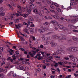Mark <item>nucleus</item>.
Instances as JSON below:
<instances>
[{"instance_id": "obj_64", "label": "nucleus", "mask_w": 78, "mask_h": 78, "mask_svg": "<svg viewBox=\"0 0 78 78\" xmlns=\"http://www.w3.org/2000/svg\"><path fill=\"white\" fill-rule=\"evenodd\" d=\"M56 19H59V16L58 15H56Z\"/></svg>"}, {"instance_id": "obj_31", "label": "nucleus", "mask_w": 78, "mask_h": 78, "mask_svg": "<svg viewBox=\"0 0 78 78\" xmlns=\"http://www.w3.org/2000/svg\"><path fill=\"white\" fill-rule=\"evenodd\" d=\"M10 55H13V53L12 52H13V51H14L12 49H10Z\"/></svg>"}, {"instance_id": "obj_26", "label": "nucleus", "mask_w": 78, "mask_h": 78, "mask_svg": "<svg viewBox=\"0 0 78 78\" xmlns=\"http://www.w3.org/2000/svg\"><path fill=\"white\" fill-rule=\"evenodd\" d=\"M50 11L51 12H52L54 14H56V12L55 10H52L51 9H50Z\"/></svg>"}, {"instance_id": "obj_8", "label": "nucleus", "mask_w": 78, "mask_h": 78, "mask_svg": "<svg viewBox=\"0 0 78 78\" xmlns=\"http://www.w3.org/2000/svg\"><path fill=\"white\" fill-rule=\"evenodd\" d=\"M50 44L51 47H56L57 45V44L56 43L53 42H51Z\"/></svg>"}, {"instance_id": "obj_53", "label": "nucleus", "mask_w": 78, "mask_h": 78, "mask_svg": "<svg viewBox=\"0 0 78 78\" xmlns=\"http://www.w3.org/2000/svg\"><path fill=\"white\" fill-rule=\"evenodd\" d=\"M35 19H39V16H36L35 17Z\"/></svg>"}, {"instance_id": "obj_11", "label": "nucleus", "mask_w": 78, "mask_h": 78, "mask_svg": "<svg viewBox=\"0 0 78 78\" xmlns=\"http://www.w3.org/2000/svg\"><path fill=\"white\" fill-rule=\"evenodd\" d=\"M2 19L3 20L6 21L8 20V19H9V18H8V16H5L4 17L2 18Z\"/></svg>"}, {"instance_id": "obj_4", "label": "nucleus", "mask_w": 78, "mask_h": 78, "mask_svg": "<svg viewBox=\"0 0 78 78\" xmlns=\"http://www.w3.org/2000/svg\"><path fill=\"white\" fill-rule=\"evenodd\" d=\"M12 76L13 77H16L17 76V75L14 73V72L13 71H11L10 73H9L8 74V76Z\"/></svg>"}, {"instance_id": "obj_25", "label": "nucleus", "mask_w": 78, "mask_h": 78, "mask_svg": "<svg viewBox=\"0 0 78 78\" xmlns=\"http://www.w3.org/2000/svg\"><path fill=\"white\" fill-rule=\"evenodd\" d=\"M22 16H23V17H25V18L27 17L28 16V14H22Z\"/></svg>"}, {"instance_id": "obj_34", "label": "nucleus", "mask_w": 78, "mask_h": 78, "mask_svg": "<svg viewBox=\"0 0 78 78\" xmlns=\"http://www.w3.org/2000/svg\"><path fill=\"white\" fill-rule=\"evenodd\" d=\"M49 23L48 22H45L44 23H43V25H48V24Z\"/></svg>"}, {"instance_id": "obj_51", "label": "nucleus", "mask_w": 78, "mask_h": 78, "mask_svg": "<svg viewBox=\"0 0 78 78\" xmlns=\"http://www.w3.org/2000/svg\"><path fill=\"white\" fill-rule=\"evenodd\" d=\"M15 55L14 54V55L13 56H12L13 60H15V59H16V57H16V56H15Z\"/></svg>"}, {"instance_id": "obj_20", "label": "nucleus", "mask_w": 78, "mask_h": 78, "mask_svg": "<svg viewBox=\"0 0 78 78\" xmlns=\"http://www.w3.org/2000/svg\"><path fill=\"white\" fill-rule=\"evenodd\" d=\"M56 53H57V54H61V55H63V54L61 53V51H58V50L57 51H56Z\"/></svg>"}, {"instance_id": "obj_27", "label": "nucleus", "mask_w": 78, "mask_h": 78, "mask_svg": "<svg viewBox=\"0 0 78 78\" xmlns=\"http://www.w3.org/2000/svg\"><path fill=\"white\" fill-rule=\"evenodd\" d=\"M38 31L39 32V33H43V31H42V30L41 29H38Z\"/></svg>"}, {"instance_id": "obj_57", "label": "nucleus", "mask_w": 78, "mask_h": 78, "mask_svg": "<svg viewBox=\"0 0 78 78\" xmlns=\"http://www.w3.org/2000/svg\"><path fill=\"white\" fill-rule=\"evenodd\" d=\"M69 56L70 58H73L74 57L73 55H69Z\"/></svg>"}, {"instance_id": "obj_16", "label": "nucleus", "mask_w": 78, "mask_h": 78, "mask_svg": "<svg viewBox=\"0 0 78 78\" xmlns=\"http://www.w3.org/2000/svg\"><path fill=\"white\" fill-rule=\"evenodd\" d=\"M37 56L38 58V60H41V59H42V58L41 57V55H40V54H38Z\"/></svg>"}, {"instance_id": "obj_22", "label": "nucleus", "mask_w": 78, "mask_h": 78, "mask_svg": "<svg viewBox=\"0 0 78 78\" xmlns=\"http://www.w3.org/2000/svg\"><path fill=\"white\" fill-rule=\"evenodd\" d=\"M15 27L17 28H20L21 26H20V24H18L17 25H15Z\"/></svg>"}, {"instance_id": "obj_54", "label": "nucleus", "mask_w": 78, "mask_h": 78, "mask_svg": "<svg viewBox=\"0 0 78 78\" xmlns=\"http://www.w3.org/2000/svg\"><path fill=\"white\" fill-rule=\"evenodd\" d=\"M60 49H61L62 48H64V46H63L62 45H61L60 46Z\"/></svg>"}, {"instance_id": "obj_6", "label": "nucleus", "mask_w": 78, "mask_h": 78, "mask_svg": "<svg viewBox=\"0 0 78 78\" xmlns=\"http://www.w3.org/2000/svg\"><path fill=\"white\" fill-rule=\"evenodd\" d=\"M30 29V27H28V26H27L25 29L24 30V31L27 34H29Z\"/></svg>"}, {"instance_id": "obj_42", "label": "nucleus", "mask_w": 78, "mask_h": 78, "mask_svg": "<svg viewBox=\"0 0 78 78\" xmlns=\"http://www.w3.org/2000/svg\"><path fill=\"white\" fill-rule=\"evenodd\" d=\"M54 5L55 6H57V7H58L59 6V5L56 3H54Z\"/></svg>"}, {"instance_id": "obj_37", "label": "nucleus", "mask_w": 78, "mask_h": 78, "mask_svg": "<svg viewBox=\"0 0 78 78\" xmlns=\"http://www.w3.org/2000/svg\"><path fill=\"white\" fill-rule=\"evenodd\" d=\"M36 3L39 6H41V3L39 2H36Z\"/></svg>"}, {"instance_id": "obj_28", "label": "nucleus", "mask_w": 78, "mask_h": 78, "mask_svg": "<svg viewBox=\"0 0 78 78\" xmlns=\"http://www.w3.org/2000/svg\"><path fill=\"white\" fill-rule=\"evenodd\" d=\"M31 8L33 9L35 8L36 5L34 4H32L31 5Z\"/></svg>"}, {"instance_id": "obj_19", "label": "nucleus", "mask_w": 78, "mask_h": 78, "mask_svg": "<svg viewBox=\"0 0 78 78\" xmlns=\"http://www.w3.org/2000/svg\"><path fill=\"white\" fill-rule=\"evenodd\" d=\"M7 6H9V8H10V9H11V10H13L12 9H11V8H12V6H11V4H7Z\"/></svg>"}, {"instance_id": "obj_7", "label": "nucleus", "mask_w": 78, "mask_h": 78, "mask_svg": "<svg viewBox=\"0 0 78 78\" xmlns=\"http://www.w3.org/2000/svg\"><path fill=\"white\" fill-rule=\"evenodd\" d=\"M51 39V37H44L42 38V40L44 41H47V40H49Z\"/></svg>"}, {"instance_id": "obj_61", "label": "nucleus", "mask_w": 78, "mask_h": 78, "mask_svg": "<svg viewBox=\"0 0 78 78\" xmlns=\"http://www.w3.org/2000/svg\"><path fill=\"white\" fill-rule=\"evenodd\" d=\"M8 70L7 69H5L3 70V72L4 73H6V72H7V71Z\"/></svg>"}, {"instance_id": "obj_33", "label": "nucleus", "mask_w": 78, "mask_h": 78, "mask_svg": "<svg viewBox=\"0 0 78 78\" xmlns=\"http://www.w3.org/2000/svg\"><path fill=\"white\" fill-rule=\"evenodd\" d=\"M63 58L64 59H65V60H69V58L68 57H66V56L64 57Z\"/></svg>"}, {"instance_id": "obj_52", "label": "nucleus", "mask_w": 78, "mask_h": 78, "mask_svg": "<svg viewBox=\"0 0 78 78\" xmlns=\"http://www.w3.org/2000/svg\"><path fill=\"white\" fill-rule=\"evenodd\" d=\"M32 39H33V40L34 41H35V39H36V38H35V37L32 36Z\"/></svg>"}, {"instance_id": "obj_50", "label": "nucleus", "mask_w": 78, "mask_h": 78, "mask_svg": "<svg viewBox=\"0 0 78 78\" xmlns=\"http://www.w3.org/2000/svg\"><path fill=\"white\" fill-rule=\"evenodd\" d=\"M0 58H3V54L2 53H0Z\"/></svg>"}, {"instance_id": "obj_24", "label": "nucleus", "mask_w": 78, "mask_h": 78, "mask_svg": "<svg viewBox=\"0 0 78 78\" xmlns=\"http://www.w3.org/2000/svg\"><path fill=\"white\" fill-rule=\"evenodd\" d=\"M27 14H30L31 13V10L30 9H28L27 12Z\"/></svg>"}, {"instance_id": "obj_38", "label": "nucleus", "mask_w": 78, "mask_h": 78, "mask_svg": "<svg viewBox=\"0 0 78 78\" xmlns=\"http://www.w3.org/2000/svg\"><path fill=\"white\" fill-rule=\"evenodd\" d=\"M19 22V20H15V23H18Z\"/></svg>"}, {"instance_id": "obj_18", "label": "nucleus", "mask_w": 78, "mask_h": 78, "mask_svg": "<svg viewBox=\"0 0 78 78\" xmlns=\"http://www.w3.org/2000/svg\"><path fill=\"white\" fill-rule=\"evenodd\" d=\"M29 19L30 21H33L34 20V18L31 16H30L29 17Z\"/></svg>"}, {"instance_id": "obj_2", "label": "nucleus", "mask_w": 78, "mask_h": 78, "mask_svg": "<svg viewBox=\"0 0 78 78\" xmlns=\"http://www.w3.org/2000/svg\"><path fill=\"white\" fill-rule=\"evenodd\" d=\"M18 8H19L17 10V12H18L16 13L17 17H18L19 16V14L21 15V14H22V10L23 9L22 8H21L20 6L18 5Z\"/></svg>"}, {"instance_id": "obj_58", "label": "nucleus", "mask_w": 78, "mask_h": 78, "mask_svg": "<svg viewBox=\"0 0 78 78\" xmlns=\"http://www.w3.org/2000/svg\"><path fill=\"white\" fill-rule=\"evenodd\" d=\"M44 45H47V44H48V41L44 43Z\"/></svg>"}, {"instance_id": "obj_60", "label": "nucleus", "mask_w": 78, "mask_h": 78, "mask_svg": "<svg viewBox=\"0 0 78 78\" xmlns=\"http://www.w3.org/2000/svg\"><path fill=\"white\" fill-rule=\"evenodd\" d=\"M55 58H61V56H56Z\"/></svg>"}, {"instance_id": "obj_49", "label": "nucleus", "mask_w": 78, "mask_h": 78, "mask_svg": "<svg viewBox=\"0 0 78 78\" xmlns=\"http://www.w3.org/2000/svg\"><path fill=\"white\" fill-rule=\"evenodd\" d=\"M10 19L11 20H14V18L13 16H11L10 17Z\"/></svg>"}, {"instance_id": "obj_21", "label": "nucleus", "mask_w": 78, "mask_h": 78, "mask_svg": "<svg viewBox=\"0 0 78 78\" xmlns=\"http://www.w3.org/2000/svg\"><path fill=\"white\" fill-rule=\"evenodd\" d=\"M4 11H5V9L3 7H0V12Z\"/></svg>"}, {"instance_id": "obj_15", "label": "nucleus", "mask_w": 78, "mask_h": 78, "mask_svg": "<svg viewBox=\"0 0 78 78\" xmlns=\"http://www.w3.org/2000/svg\"><path fill=\"white\" fill-rule=\"evenodd\" d=\"M72 39L74 41H78V38L75 37V36H73L72 37Z\"/></svg>"}, {"instance_id": "obj_47", "label": "nucleus", "mask_w": 78, "mask_h": 78, "mask_svg": "<svg viewBox=\"0 0 78 78\" xmlns=\"http://www.w3.org/2000/svg\"><path fill=\"white\" fill-rule=\"evenodd\" d=\"M72 61H73V62H75V58H72Z\"/></svg>"}, {"instance_id": "obj_30", "label": "nucleus", "mask_w": 78, "mask_h": 78, "mask_svg": "<svg viewBox=\"0 0 78 78\" xmlns=\"http://www.w3.org/2000/svg\"><path fill=\"white\" fill-rule=\"evenodd\" d=\"M28 9L26 7L25 8H24V9L23 10V11H27Z\"/></svg>"}, {"instance_id": "obj_59", "label": "nucleus", "mask_w": 78, "mask_h": 78, "mask_svg": "<svg viewBox=\"0 0 78 78\" xmlns=\"http://www.w3.org/2000/svg\"><path fill=\"white\" fill-rule=\"evenodd\" d=\"M50 7L51 8H52V9H54L55 8V7L52 5H50Z\"/></svg>"}, {"instance_id": "obj_10", "label": "nucleus", "mask_w": 78, "mask_h": 78, "mask_svg": "<svg viewBox=\"0 0 78 78\" xmlns=\"http://www.w3.org/2000/svg\"><path fill=\"white\" fill-rule=\"evenodd\" d=\"M5 11L0 12V16L1 17L3 16H5Z\"/></svg>"}, {"instance_id": "obj_32", "label": "nucleus", "mask_w": 78, "mask_h": 78, "mask_svg": "<svg viewBox=\"0 0 78 78\" xmlns=\"http://www.w3.org/2000/svg\"><path fill=\"white\" fill-rule=\"evenodd\" d=\"M3 47H1L0 49V53H2V52H3Z\"/></svg>"}, {"instance_id": "obj_1", "label": "nucleus", "mask_w": 78, "mask_h": 78, "mask_svg": "<svg viewBox=\"0 0 78 78\" xmlns=\"http://www.w3.org/2000/svg\"><path fill=\"white\" fill-rule=\"evenodd\" d=\"M66 50L67 51H68V52L74 53V52H76L78 51V48L75 47H71L67 48Z\"/></svg>"}, {"instance_id": "obj_14", "label": "nucleus", "mask_w": 78, "mask_h": 78, "mask_svg": "<svg viewBox=\"0 0 78 78\" xmlns=\"http://www.w3.org/2000/svg\"><path fill=\"white\" fill-rule=\"evenodd\" d=\"M23 24L24 25H27V27H28V25H30V21H28L27 23L25 22H23Z\"/></svg>"}, {"instance_id": "obj_5", "label": "nucleus", "mask_w": 78, "mask_h": 78, "mask_svg": "<svg viewBox=\"0 0 78 78\" xmlns=\"http://www.w3.org/2000/svg\"><path fill=\"white\" fill-rule=\"evenodd\" d=\"M58 27L59 28L64 30H67V29L66 27H64V26L62 25H58Z\"/></svg>"}, {"instance_id": "obj_40", "label": "nucleus", "mask_w": 78, "mask_h": 78, "mask_svg": "<svg viewBox=\"0 0 78 78\" xmlns=\"http://www.w3.org/2000/svg\"><path fill=\"white\" fill-rule=\"evenodd\" d=\"M20 2L23 3L24 4L25 3V0H20Z\"/></svg>"}, {"instance_id": "obj_44", "label": "nucleus", "mask_w": 78, "mask_h": 78, "mask_svg": "<svg viewBox=\"0 0 78 78\" xmlns=\"http://www.w3.org/2000/svg\"><path fill=\"white\" fill-rule=\"evenodd\" d=\"M58 64L60 65H62L63 62H58Z\"/></svg>"}, {"instance_id": "obj_29", "label": "nucleus", "mask_w": 78, "mask_h": 78, "mask_svg": "<svg viewBox=\"0 0 78 78\" xmlns=\"http://www.w3.org/2000/svg\"><path fill=\"white\" fill-rule=\"evenodd\" d=\"M57 11L58 12H60L61 11V9L59 8H57L56 9Z\"/></svg>"}, {"instance_id": "obj_45", "label": "nucleus", "mask_w": 78, "mask_h": 78, "mask_svg": "<svg viewBox=\"0 0 78 78\" xmlns=\"http://www.w3.org/2000/svg\"><path fill=\"white\" fill-rule=\"evenodd\" d=\"M35 0H30V3H31V4H32Z\"/></svg>"}, {"instance_id": "obj_56", "label": "nucleus", "mask_w": 78, "mask_h": 78, "mask_svg": "<svg viewBox=\"0 0 78 78\" xmlns=\"http://www.w3.org/2000/svg\"><path fill=\"white\" fill-rule=\"evenodd\" d=\"M58 64L56 63H55V64L54 65V66L55 67H58Z\"/></svg>"}, {"instance_id": "obj_46", "label": "nucleus", "mask_w": 78, "mask_h": 78, "mask_svg": "<svg viewBox=\"0 0 78 78\" xmlns=\"http://www.w3.org/2000/svg\"><path fill=\"white\" fill-rule=\"evenodd\" d=\"M32 52L33 53V54H34V55H36V53H36V51L33 50Z\"/></svg>"}, {"instance_id": "obj_12", "label": "nucleus", "mask_w": 78, "mask_h": 78, "mask_svg": "<svg viewBox=\"0 0 78 78\" xmlns=\"http://www.w3.org/2000/svg\"><path fill=\"white\" fill-rule=\"evenodd\" d=\"M50 23H53L54 25H56V24H57L58 23V22L56 21V20H52L50 22Z\"/></svg>"}, {"instance_id": "obj_23", "label": "nucleus", "mask_w": 78, "mask_h": 78, "mask_svg": "<svg viewBox=\"0 0 78 78\" xmlns=\"http://www.w3.org/2000/svg\"><path fill=\"white\" fill-rule=\"evenodd\" d=\"M35 14H38V11L37 9H34L33 10Z\"/></svg>"}, {"instance_id": "obj_36", "label": "nucleus", "mask_w": 78, "mask_h": 78, "mask_svg": "<svg viewBox=\"0 0 78 78\" xmlns=\"http://www.w3.org/2000/svg\"><path fill=\"white\" fill-rule=\"evenodd\" d=\"M37 44H38L37 41L36 40H35L34 41V44L36 45H37Z\"/></svg>"}, {"instance_id": "obj_3", "label": "nucleus", "mask_w": 78, "mask_h": 78, "mask_svg": "<svg viewBox=\"0 0 78 78\" xmlns=\"http://www.w3.org/2000/svg\"><path fill=\"white\" fill-rule=\"evenodd\" d=\"M52 37L54 39H60V40L61 39H66V38H64L60 36H56V35H53Z\"/></svg>"}, {"instance_id": "obj_62", "label": "nucleus", "mask_w": 78, "mask_h": 78, "mask_svg": "<svg viewBox=\"0 0 78 78\" xmlns=\"http://www.w3.org/2000/svg\"><path fill=\"white\" fill-rule=\"evenodd\" d=\"M10 49H8L7 50V51L9 53H10Z\"/></svg>"}, {"instance_id": "obj_43", "label": "nucleus", "mask_w": 78, "mask_h": 78, "mask_svg": "<svg viewBox=\"0 0 78 78\" xmlns=\"http://www.w3.org/2000/svg\"><path fill=\"white\" fill-rule=\"evenodd\" d=\"M29 53L30 55L31 56V57H33V54L31 53V52H29Z\"/></svg>"}, {"instance_id": "obj_39", "label": "nucleus", "mask_w": 78, "mask_h": 78, "mask_svg": "<svg viewBox=\"0 0 78 78\" xmlns=\"http://www.w3.org/2000/svg\"><path fill=\"white\" fill-rule=\"evenodd\" d=\"M22 69L21 70H26V67H22Z\"/></svg>"}, {"instance_id": "obj_35", "label": "nucleus", "mask_w": 78, "mask_h": 78, "mask_svg": "<svg viewBox=\"0 0 78 78\" xmlns=\"http://www.w3.org/2000/svg\"><path fill=\"white\" fill-rule=\"evenodd\" d=\"M0 63H1V66H3V64H5V62L3 61V62H2H2H0Z\"/></svg>"}, {"instance_id": "obj_17", "label": "nucleus", "mask_w": 78, "mask_h": 78, "mask_svg": "<svg viewBox=\"0 0 78 78\" xmlns=\"http://www.w3.org/2000/svg\"><path fill=\"white\" fill-rule=\"evenodd\" d=\"M29 32L31 34L33 33H34V31H33V29L31 28H30L29 30Z\"/></svg>"}, {"instance_id": "obj_9", "label": "nucleus", "mask_w": 78, "mask_h": 78, "mask_svg": "<svg viewBox=\"0 0 78 78\" xmlns=\"http://www.w3.org/2000/svg\"><path fill=\"white\" fill-rule=\"evenodd\" d=\"M68 27L69 28H73V29L77 28V27L76 26L71 25H68Z\"/></svg>"}, {"instance_id": "obj_48", "label": "nucleus", "mask_w": 78, "mask_h": 78, "mask_svg": "<svg viewBox=\"0 0 78 78\" xmlns=\"http://www.w3.org/2000/svg\"><path fill=\"white\" fill-rule=\"evenodd\" d=\"M73 32H77L78 33V31L76 30H73Z\"/></svg>"}, {"instance_id": "obj_41", "label": "nucleus", "mask_w": 78, "mask_h": 78, "mask_svg": "<svg viewBox=\"0 0 78 78\" xmlns=\"http://www.w3.org/2000/svg\"><path fill=\"white\" fill-rule=\"evenodd\" d=\"M18 37H20V39H21V40H23V39H24L22 37V36H20L18 35Z\"/></svg>"}, {"instance_id": "obj_55", "label": "nucleus", "mask_w": 78, "mask_h": 78, "mask_svg": "<svg viewBox=\"0 0 78 78\" xmlns=\"http://www.w3.org/2000/svg\"><path fill=\"white\" fill-rule=\"evenodd\" d=\"M57 71L58 72H60V70H59V68H57Z\"/></svg>"}, {"instance_id": "obj_63", "label": "nucleus", "mask_w": 78, "mask_h": 78, "mask_svg": "<svg viewBox=\"0 0 78 78\" xmlns=\"http://www.w3.org/2000/svg\"><path fill=\"white\" fill-rule=\"evenodd\" d=\"M50 77L51 78H55V76H53V75H52V76H50Z\"/></svg>"}, {"instance_id": "obj_13", "label": "nucleus", "mask_w": 78, "mask_h": 78, "mask_svg": "<svg viewBox=\"0 0 78 78\" xmlns=\"http://www.w3.org/2000/svg\"><path fill=\"white\" fill-rule=\"evenodd\" d=\"M44 17L45 19H52V18H51V17L49 16H44Z\"/></svg>"}]
</instances>
